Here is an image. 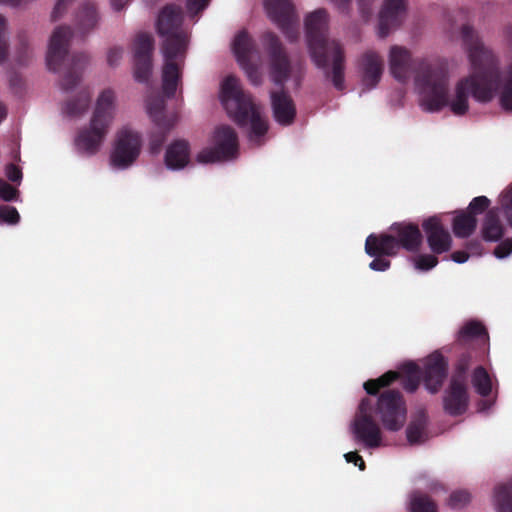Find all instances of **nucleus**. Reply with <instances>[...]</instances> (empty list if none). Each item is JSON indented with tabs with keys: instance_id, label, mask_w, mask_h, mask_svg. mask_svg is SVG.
<instances>
[{
	"instance_id": "obj_1",
	"label": "nucleus",
	"mask_w": 512,
	"mask_h": 512,
	"mask_svg": "<svg viewBox=\"0 0 512 512\" xmlns=\"http://www.w3.org/2000/svg\"><path fill=\"white\" fill-rule=\"evenodd\" d=\"M463 44L467 50L472 72L459 80L455 95L449 99V77L444 63L421 61L415 75V85L425 111L437 112L449 106L454 115L463 116L469 110V95L480 103H489L495 97L500 84L499 61L493 52L480 41L469 25L461 29Z\"/></svg>"
},
{
	"instance_id": "obj_55",
	"label": "nucleus",
	"mask_w": 512,
	"mask_h": 512,
	"mask_svg": "<svg viewBox=\"0 0 512 512\" xmlns=\"http://www.w3.org/2000/svg\"><path fill=\"white\" fill-rule=\"evenodd\" d=\"M341 12H346L349 9L350 0H330Z\"/></svg>"
},
{
	"instance_id": "obj_20",
	"label": "nucleus",
	"mask_w": 512,
	"mask_h": 512,
	"mask_svg": "<svg viewBox=\"0 0 512 512\" xmlns=\"http://www.w3.org/2000/svg\"><path fill=\"white\" fill-rule=\"evenodd\" d=\"M406 13L405 0H385L379 14V36L385 38L398 27Z\"/></svg>"
},
{
	"instance_id": "obj_56",
	"label": "nucleus",
	"mask_w": 512,
	"mask_h": 512,
	"mask_svg": "<svg viewBox=\"0 0 512 512\" xmlns=\"http://www.w3.org/2000/svg\"><path fill=\"white\" fill-rule=\"evenodd\" d=\"M130 0H111V4L116 11L122 10Z\"/></svg>"
},
{
	"instance_id": "obj_17",
	"label": "nucleus",
	"mask_w": 512,
	"mask_h": 512,
	"mask_svg": "<svg viewBox=\"0 0 512 512\" xmlns=\"http://www.w3.org/2000/svg\"><path fill=\"white\" fill-rule=\"evenodd\" d=\"M448 362L440 353L431 354L424 363L421 376L425 388L431 393L436 394L442 387L447 377Z\"/></svg>"
},
{
	"instance_id": "obj_39",
	"label": "nucleus",
	"mask_w": 512,
	"mask_h": 512,
	"mask_svg": "<svg viewBox=\"0 0 512 512\" xmlns=\"http://www.w3.org/2000/svg\"><path fill=\"white\" fill-rule=\"evenodd\" d=\"M470 502V494L466 490H457L451 493L448 505L451 508H462Z\"/></svg>"
},
{
	"instance_id": "obj_37",
	"label": "nucleus",
	"mask_w": 512,
	"mask_h": 512,
	"mask_svg": "<svg viewBox=\"0 0 512 512\" xmlns=\"http://www.w3.org/2000/svg\"><path fill=\"white\" fill-rule=\"evenodd\" d=\"M174 126V122L163 123L162 126H157L158 130L153 132L150 136V151L157 154L161 151L164 142L166 141L168 132Z\"/></svg>"
},
{
	"instance_id": "obj_11",
	"label": "nucleus",
	"mask_w": 512,
	"mask_h": 512,
	"mask_svg": "<svg viewBox=\"0 0 512 512\" xmlns=\"http://www.w3.org/2000/svg\"><path fill=\"white\" fill-rule=\"evenodd\" d=\"M142 146L141 135L127 127L117 132L113 151L110 156L112 166L125 169L139 157Z\"/></svg>"
},
{
	"instance_id": "obj_58",
	"label": "nucleus",
	"mask_w": 512,
	"mask_h": 512,
	"mask_svg": "<svg viewBox=\"0 0 512 512\" xmlns=\"http://www.w3.org/2000/svg\"><path fill=\"white\" fill-rule=\"evenodd\" d=\"M7 116V110L3 103L0 102V122Z\"/></svg>"
},
{
	"instance_id": "obj_29",
	"label": "nucleus",
	"mask_w": 512,
	"mask_h": 512,
	"mask_svg": "<svg viewBox=\"0 0 512 512\" xmlns=\"http://www.w3.org/2000/svg\"><path fill=\"white\" fill-rule=\"evenodd\" d=\"M477 227L476 216L462 211L453 219V233L457 238H468Z\"/></svg>"
},
{
	"instance_id": "obj_2",
	"label": "nucleus",
	"mask_w": 512,
	"mask_h": 512,
	"mask_svg": "<svg viewBox=\"0 0 512 512\" xmlns=\"http://www.w3.org/2000/svg\"><path fill=\"white\" fill-rule=\"evenodd\" d=\"M306 38L314 64L323 71L326 80L332 82L335 89L345 88V54L342 45L327 37L328 13L318 9L306 17Z\"/></svg>"
},
{
	"instance_id": "obj_28",
	"label": "nucleus",
	"mask_w": 512,
	"mask_h": 512,
	"mask_svg": "<svg viewBox=\"0 0 512 512\" xmlns=\"http://www.w3.org/2000/svg\"><path fill=\"white\" fill-rule=\"evenodd\" d=\"M91 101L88 89L81 90L74 98L67 100L63 106V113L69 117H77L87 111Z\"/></svg>"
},
{
	"instance_id": "obj_60",
	"label": "nucleus",
	"mask_w": 512,
	"mask_h": 512,
	"mask_svg": "<svg viewBox=\"0 0 512 512\" xmlns=\"http://www.w3.org/2000/svg\"><path fill=\"white\" fill-rule=\"evenodd\" d=\"M19 41H20L21 48L27 47V42L22 36H19Z\"/></svg>"
},
{
	"instance_id": "obj_32",
	"label": "nucleus",
	"mask_w": 512,
	"mask_h": 512,
	"mask_svg": "<svg viewBox=\"0 0 512 512\" xmlns=\"http://www.w3.org/2000/svg\"><path fill=\"white\" fill-rule=\"evenodd\" d=\"M472 385L476 392L482 397H488L492 391L490 375L483 366H478L472 374Z\"/></svg>"
},
{
	"instance_id": "obj_35",
	"label": "nucleus",
	"mask_w": 512,
	"mask_h": 512,
	"mask_svg": "<svg viewBox=\"0 0 512 512\" xmlns=\"http://www.w3.org/2000/svg\"><path fill=\"white\" fill-rule=\"evenodd\" d=\"M400 377L396 371H388L377 379H370L364 383V389L369 395H377L381 388L390 386Z\"/></svg>"
},
{
	"instance_id": "obj_3",
	"label": "nucleus",
	"mask_w": 512,
	"mask_h": 512,
	"mask_svg": "<svg viewBox=\"0 0 512 512\" xmlns=\"http://www.w3.org/2000/svg\"><path fill=\"white\" fill-rule=\"evenodd\" d=\"M221 101L229 117L239 127L249 128V140L261 145L269 128L268 122L251 95L243 91L236 77L228 76L222 82Z\"/></svg>"
},
{
	"instance_id": "obj_36",
	"label": "nucleus",
	"mask_w": 512,
	"mask_h": 512,
	"mask_svg": "<svg viewBox=\"0 0 512 512\" xmlns=\"http://www.w3.org/2000/svg\"><path fill=\"white\" fill-rule=\"evenodd\" d=\"M165 101L161 97L150 98L147 101V111L157 126L163 123L174 122L173 119L167 118L164 114Z\"/></svg>"
},
{
	"instance_id": "obj_9",
	"label": "nucleus",
	"mask_w": 512,
	"mask_h": 512,
	"mask_svg": "<svg viewBox=\"0 0 512 512\" xmlns=\"http://www.w3.org/2000/svg\"><path fill=\"white\" fill-rule=\"evenodd\" d=\"M352 431L355 438L368 448H377L382 442V432L378 423L373 419V402L364 398L359 404L355 415Z\"/></svg>"
},
{
	"instance_id": "obj_26",
	"label": "nucleus",
	"mask_w": 512,
	"mask_h": 512,
	"mask_svg": "<svg viewBox=\"0 0 512 512\" xmlns=\"http://www.w3.org/2000/svg\"><path fill=\"white\" fill-rule=\"evenodd\" d=\"M504 226L497 208L488 210L482 224V237L487 242L499 241L504 235Z\"/></svg>"
},
{
	"instance_id": "obj_45",
	"label": "nucleus",
	"mask_w": 512,
	"mask_h": 512,
	"mask_svg": "<svg viewBox=\"0 0 512 512\" xmlns=\"http://www.w3.org/2000/svg\"><path fill=\"white\" fill-rule=\"evenodd\" d=\"M18 190L6 181L0 179V197L5 201H12L16 199Z\"/></svg>"
},
{
	"instance_id": "obj_7",
	"label": "nucleus",
	"mask_w": 512,
	"mask_h": 512,
	"mask_svg": "<svg viewBox=\"0 0 512 512\" xmlns=\"http://www.w3.org/2000/svg\"><path fill=\"white\" fill-rule=\"evenodd\" d=\"M114 92L104 90L97 99L90 126L79 131L76 139V148L87 155L96 154L108 132L114 117Z\"/></svg>"
},
{
	"instance_id": "obj_53",
	"label": "nucleus",
	"mask_w": 512,
	"mask_h": 512,
	"mask_svg": "<svg viewBox=\"0 0 512 512\" xmlns=\"http://www.w3.org/2000/svg\"><path fill=\"white\" fill-rule=\"evenodd\" d=\"M376 0H358L360 12L364 18H368L372 13V6Z\"/></svg>"
},
{
	"instance_id": "obj_10",
	"label": "nucleus",
	"mask_w": 512,
	"mask_h": 512,
	"mask_svg": "<svg viewBox=\"0 0 512 512\" xmlns=\"http://www.w3.org/2000/svg\"><path fill=\"white\" fill-rule=\"evenodd\" d=\"M213 140L212 148H205L197 155L198 162L213 163L235 157L238 152V136L232 127L227 125L217 127Z\"/></svg>"
},
{
	"instance_id": "obj_19",
	"label": "nucleus",
	"mask_w": 512,
	"mask_h": 512,
	"mask_svg": "<svg viewBox=\"0 0 512 512\" xmlns=\"http://www.w3.org/2000/svg\"><path fill=\"white\" fill-rule=\"evenodd\" d=\"M427 236V242L431 251L435 254H442L451 248V236L444 228L440 219L436 216L430 217L422 223Z\"/></svg>"
},
{
	"instance_id": "obj_13",
	"label": "nucleus",
	"mask_w": 512,
	"mask_h": 512,
	"mask_svg": "<svg viewBox=\"0 0 512 512\" xmlns=\"http://www.w3.org/2000/svg\"><path fill=\"white\" fill-rule=\"evenodd\" d=\"M179 41L162 47L164 65L162 70V89L167 98L174 97L178 83L181 79V67L184 62L186 48L179 47Z\"/></svg>"
},
{
	"instance_id": "obj_40",
	"label": "nucleus",
	"mask_w": 512,
	"mask_h": 512,
	"mask_svg": "<svg viewBox=\"0 0 512 512\" xmlns=\"http://www.w3.org/2000/svg\"><path fill=\"white\" fill-rule=\"evenodd\" d=\"M490 206V200L486 196H477L472 199L468 206L467 213H472V215L481 214L485 210H487Z\"/></svg>"
},
{
	"instance_id": "obj_4",
	"label": "nucleus",
	"mask_w": 512,
	"mask_h": 512,
	"mask_svg": "<svg viewBox=\"0 0 512 512\" xmlns=\"http://www.w3.org/2000/svg\"><path fill=\"white\" fill-rule=\"evenodd\" d=\"M263 43L270 58V74L273 82L281 87L279 91H271V107L275 121L282 126L291 125L296 118V106L290 94L283 89L284 83L291 73L288 55L277 35L266 32Z\"/></svg>"
},
{
	"instance_id": "obj_12",
	"label": "nucleus",
	"mask_w": 512,
	"mask_h": 512,
	"mask_svg": "<svg viewBox=\"0 0 512 512\" xmlns=\"http://www.w3.org/2000/svg\"><path fill=\"white\" fill-rule=\"evenodd\" d=\"M183 10L181 7L169 4L162 8L157 19V32L165 37L162 47L179 41V47H187V34L182 30Z\"/></svg>"
},
{
	"instance_id": "obj_33",
	"label": "nucleus",
	"mask_w": 512,
	"mask_h": 512,
	"mask_svg": "<svg viewBox=\"0 0 512 512\" xmlns=\"http://www.w3.org/2000/svg\"><path fill=\"white\" fill-rule=\"evenodd\" d=\"M403 369L406 376L402 379V387L405 391L414 393L418 389L422 379L421 369L413 362L405 364Z\"/></svg>"
},
{
	"instance_id": "obj_54",
	"label": "nucleus",
	"mask_w": 512,
	"mask_h": 512,
	"mask_svg": "<svg viewBox=\"0 0 512 512\" xmlns=\"http://www.w3.org/2000/svg\"><path fill=\"white\" fill-rule=\"evenodd\" d=\"M451 259L456 263H464L469 259V254L466 251H454L451 254Z\"/></svg>"
},
{
	"instance_id": "obj_30",
	"label": "nucleus",
	"mask_w": 512,
	"mask_h": 512,
	"mask_svg": "<svg viewBox=\"0 0 512 512\" xmlns=\"http://www.w3.org/2000/svg\"><path fill=\"white\" fill-rule=\"evenodd\" d=\"M499 94L500 107L506 111H512V64L508 66L504 78L500 71V84L498 90L495 92Z\"/></svg>"
},
{
	"instance_id": "obj_24",
	"label": "nucleus",
	"mask_w": 512,
	"mask_h": 512,
	"mask_svg": "<svg viewBox=\"0 0 512 512\" xmlns=\"http://www.w3.org/2000/svg\"><path fill=\"white\" fill-rule=\"evenodd\" d=\"M478 341L483 347L488 345L489 335L486 327L477 320H470L463 325L458 333V341L461 344H469L471 341Z\"/></svg>"
},
{
	"instance_id": "obj_49",
	"label": "nucleus",
	"mask_w": 512,
	"mask_h": 512,
	"mask_svg": "<svg viewBox=\"0 0 512 512\" xmlns=\"http://www.w3.org/2000/svg\"><path fill=\"white\" fill-rule=\"evenodd\" d=\"M71 1L72 0H58L51 14L53 21H57L62 17Z\"/></svg>"
},
{
	"instance_id": "obj_15",
	"label": "nucleus",
	"mask_w": 512,
	"mask_h": 512,
	"mask_svg": "<svg viewBox=\"0 0 512 512\" xmlns=\"http://www.w3.org/2000/svg\"><path fill=\"white\" fill-rule=\"evenodd\" d=\"M233 52L240 66L245 70L253 85H260L262 76L258 68L252 63V59L259 57V51L254 40L246 31H240L233 41Z\"/></svg>"
},
{
	"instance_id": "obj_42",
	"label": "nucleus",
	"mask_w": 512,
	"mask_h": 512,
	"mask_svg": "<svg viewBox=\"0 0 512 512\" xmlns=\"http://www.w3.org/2000/svg\"><path fill=\"white\" fill-rule=\"evenodd\" d=\"M437 264L438 258L431 254H421L415 261L416 268L422 271H428L434 268Z\"/></svg>"
},
{
	"instance_id": "obj_51",
	"label": "nucleus",
	"mask_w": 512,
	"mask_h": 512,
	"mask_svg": "<svg viewBox=\"0 0 512 512\" xmlns=\"http://www.w3.org/2000/svg\"><path fill=\"white\" fill-rule=\"evenodd\" d=\"M344 457L348 463H354L359 467L360 470L365 469V462L357 451L348 452L344 455Z\"/></svg>"
},
{
	"instance_id": "obj_5",
	"label": "nucleus",
	"mask_w": 512,
	"mask_h": 512,
	"mask_svg": "<svg viewBox=\"0 0 512 512\" xmlns=\"http://www.w3.org/2000/svg\"><path fill=\"white\" fill-rule=\"evenodd\" d=\"M72 37V30L69 26L57 27L51 35L47 51V66L49 70L56 72L62 66L64 73L60 82L62 90L73 89L81 80L82 72L88 63V56L85 53H74L68 57V46Z\"/></svg>"
},
{
	"instance_id": "obj_8",
	"label": "nucleus",
	"mask_w": 512,
	"mask_h": 512,
	"mask_svg": "<svg viewBox=\"0 0 512 512\" xmlns=\"http://www.w3.org/2000/svg\"><path fill=\"white\" fill-rule=\"evenodd\" d=\"M373 413L381 420L388 431H399L406 421V403L399 390L388 389L381 393L376 404H373Z\"/></svg>"
},
{
	"instance_id": "obj_6",
	"label": "nucleus",
	"mask_w": 512,
	"mask_h": 512,
	"mask_svg": "<svg viewBox=\"0 0 512 512\" xmlns=\"http://www.w3.org/2000/svg\"><path fill=\"white\" fill-rule=\"evenodd\" d=\"M390 233L370 234L365 241L369 256H395L400 248L416 252L423 240L419 226L410 222L393 223Z\"/></svg>"
},
{
	"instance_id": "obj_57",
	"label": "nucleus",
	"mask_w": 512,
	"mask_h": 512,
	"mask_svg": "<svg viewBox=\"0 0 512 512\" xmlns=\"http://www.w3.org/2000/svg\"><path fill=\"white\" fill-rule=\"evenodd\" d=\"M505 35H506L510 45L512 46V25H509L506 27Z\"/></svg>"
},
{
	"instance_id": "obj_16",
	"label": "nucleus",
	"mask_w": 512,
	"mask_h": 512,
	"mask_svg": "<svg viewBox=\"0 0 512 512\" xmlns=\"http://www.w3.org/2000/svg\"><path fill=\"white\" fill-rule=\"evenodd\" d=\"M154 39L148 33H139L134 40V77L140 83H147L152 73V52Z\"/></svg>"
},
{
	"instance_id": "obj_47",
	"label": "nucleus",
	"mask_w": 512,
	"mask_h": 512,
	"mask_svg": "<svg viewBox=\"0 0 512 512\" xmlns=\"http://www.w3.org/2000/svg\"><path fill=\"white\" fill-rule=\"evenodd\" d=\"M374 259L369 263V268L374 271H386L390 268L391 262L382 256H373Z\"/></svg>"
},
{
	"instance_id": "obj_52",
	"label": "nucleus",
	"mask_w": 512,
	"mask_h": 512,
	"mask_svg": "<svg viewBox=\"0 0 512 512\" xmlns=\"http://www.w3.org/2000/svg\"><path fill=\"white\" fill-rule=\"evenodd\" d=\"M210 0H187V9L192 13H198L205 9Z\"/></svg>"
},
{
	"instance_id": "obj_43",
	"label": "nucleus",
	"mask_w": 512,
	"mask_h": 512,
	"mask_svg": "<svg viewBox=\"0 0 512 512\" xmlns=\"http://www.w3.org/2000/svg\"><path fill=\"white\" fill-rule=\"evenodd\" d=\"M500 204L504 216L512 227V190L506 191L501 195Z\"/></svg>"
},
{
	"instance_id": "obj_59",
	"label": "nucleus",
	"mask_w": 512,
	"mask_h": 512,
	"mask_svg": "<svg viewBox=\"0 0 512 512\" xmlns=\"http://www.w3.org/2000/svg\"><path fill=\"white\" fill-rule=\"evenodd\" d=\"M21 0H0V3L2 4H9L11 6H17L19 5Z\"/></svg>"
},
{
	"instance_id": "obj_41",
	"label": "nucleus",
	"mask_w": 512,
	"mask_h": 512,
	"mask_svg": "<svg viewBox=\"0 0 512 512\" xmlns=\"http://www.w3.org/2000/svg\"><path fill=\"white\" fill-rule=\"evenodd\" d=\"M6 19L0 15V63H3L8 56V40L6 38Z\"/></svg>"
},
{
	"instance_id": "obj_25",
	"label": "nucleus",
	"mask_w": 512,
	"mask_h": 512,
	"mask_svg": "<svg viewBox=\"0 0 512 512\" xmlns=\"http://www.w3.org/2000/svg\"><path fill=\"white\" fill-rule=\"evenodd\" d=\"M98 23V13L93 3H83L75 17V28L82 35L85 36L91 32Z\"/></svg>"
},
{
	"instance_id": "obj_27",
	"label": "nucleus",
	"mask_w": 512,
	"mask_h": 512,
	"mask_svg": "<svg viewBox=\"0 0 512 512\" xmlns=\"http://www.w3.org/2000/svg\"><path fill=\"white\" fill-rule=\"evenodd\" d=\"M428 416L424 410L419 411L406 429L407 440L410 444H420L426 439Z\"/></svg>"
},
{
	"instance_id": "obj_14",
	"label": "nucleus",
	"mask_w": 512,
	"mask_h": 512,
	"mask_svg": "<svg viewBox=\"0 0 512 512\" xmlns=\"http://www.w3.org/2000/svg\"><path fill=\"white\" fill-rule=\"evenodd\" d=\"M265 7L271 20L286 38L293 42L299 36V17L290 0H266Z\"/></svg>"
},
{
	"instance_id": "obj_21",
	"label": "nucleus",
	"mask_w": 512,
	"mask_h": 512,
	"mask_svg": "<svg viewBox=\"0 0 512 512\" xmlns=\"http://www.w3.org/2000/svg\"><path fill=\"white\" fill-rule=\"evenodd\" d=\"M389 62L391 74L401 82H405L414 69L411 53L401 46L391 47Z\"/></svg>"
},
{
	"instance_id": "obj_38",
	"label": "nucleus",
	"mask_w": 512,
	"mask_h": 512,
	"mask_svg": "<svg viewBox=\"0 0 512 512\" xmlns=\"http://www.w3.org/2000/svg\"><path fill=\"white\" fill-rule=\"evenodd\" d=\"M472 355L469 352L462 353L457 360L455 373L451 379L466 382V373L471 365Z\"/></svg>"
},
{
	"instance_id": "obj_34",
	"label": "nucleus",
	"mask_w": 512,
	"mask_h": 512,
	"mask_svg": "<svg viewBox=\"0 0 512 512\" xmlns=\"http://www.w3.org/2000/svg\"><path fill=\"white\" fill-rule=\"evenodd\" d=\"M410 512H437L436 503L426 494L414 491L410 495Z\"/></svg>"
},
{
	"instance_id": "obj_44",
	"label": "nucleus",
	"mask_w": 512,
	"mask_h": 512,
	"mask_svg": "<svg viewBox=\"0 0 512 512\" xmlns=\"http://www.w3.org/2000/svg\"><path fill=\"white\" fill-rule=\"evenodd\" d=\"M0 219L9 224H16L20 220V215L15 207L0 206Z\"/></svg>"
},
{
	"instance_id": "obj_22",
	"label": "nucleus",
	"mask_w": 512,
	"mask_h": 512,
	"mask_svg": "<svg viewBox=\"0 0 512 512\" xmlns=\"http://www.w3.org/2000/svg\"><path fill=\"white\" fill-rule=\"evenodd\" d=\"M362 82L368 88H374L380 81L383 72V60L374 51H367L361 57Z\"/></svg>"
},
{
	"instance_id": "obj_31",
	"label": "nucleus",
	"mask_w": 512,
	"mask_h": 512,
	"mask_svg": "<svg viewBox=\"0 0 512 512\" xmlns=\"http://www.w3.org/2000/svg\"><path fill=\"white\" fill-rule=\"evenodd\" d=\"M494 496L498 512H512V480L496 486Z\"/></svg>"
},
{
	"instance_id": "obj_48",
	"label": "nucleus",
	"mask_w": 512,
	"mask_h": 512,
	"mask_svg": "<svg viewBox=\"0 0 512 512\" xmlns=\"http://www.w3.org/2000/svg\"><path fill=\"white\" fill-rule=\"evenodd\" d=\"M123 56V48L121 47H112L109 49L107 53V62L110 66H117L122 59Z\"/></svg>"
},
{
	"instance_id": "obj_23",
	"label": "nucleus",
	"mask_w": 512,
	"mask_h": 512,
	"mask_svg": "<svg viewBox=\"0 0 512 512\" xmlns=\"http://www.w3.org/2000/svg\"><path fill=\"white\" fill-rule=\"evenodd\" d=\"M190 161V145L188 141L179 139L173 141L166 149L165 164L169 169L179 170Z\"/></svg>"
},
{
	"instance_id": "obj_50",
	"label": "nucleus",
	"mask_w": 512,
	"mask_h": 512,
	"mask_svg": "<svg viewBox=\"0 0 512 512\" xmlns=\"http://www.w3.org/2000/svg\"><path fill=\"white\" fill-rule=\"evenodd\" d=\"M6 176L12 182H19L22 179V171L18 166L9 164L6 167Z\"/></svg>"
},
{
	"instance_id": "obj_46",
	"label": "nucleus",
	"mask_w": 512,
	"mask_h": 512,
	"mask_svg": "<svg viewBox=\"0 0 512 512\" xmlns=\"http://www.w3.org/2000/svg\"><path fill=\"white\" fill-rule=\"evenodd\" d=\"M512 252V238H507L500 242L494 249V255L499 258H505Z\"/></svg>"
},
{
	"instance_id": "obj_18",
	"label": "nucleus",
	"mask_w": 512,
	"mask_h": 512,
	"mask_svg": "<svg viewBox=\"0 0 512 512\" xmlns=\"http://www.w3.org/2000/svg\"><path fill=\"white\" fill-rule=\"evenodd\" d=\"M469 406V395L466 382L451 379L443 396V409L453 417L463 415Z\"/></svg>"
}]
</instances>
